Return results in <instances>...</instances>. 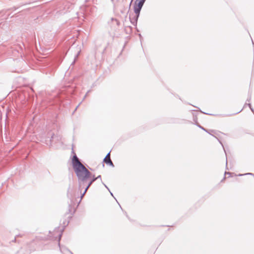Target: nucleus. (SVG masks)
I'll list each match as a JSON object with an SVG mask.
<instances>
[{
	"instance_id": "f257e3e1",
	"label": "nucleus",
	"mask_w": 254,
	"mask_h": 254,
	"mask_svg": "<svg viewBox=\"0 0 254 254\" xmlns=\"http://www.w3.org/2000/svg\"><path fill=\"white\" fill-rule=\"evenodd\" d=\"M74 155L72 158V165L74 172L78 178L79 187L85 183L91 176L90 172L80 162L76 154L72 150Z\"/></svg>"
},
{
	"instance_id": "f03ea898",
	"label": "nucleus",
	"mask_w": 254,
	"mask_h": 254,
	"mask_svg": "<svg viewBox=\"0 0 254 254\" xmlns=\"http://www.w3.org/2000/svg\"><path fill=\"white\" fill-rule=\"evenodd\" d=\"M144 2L145 1L142 0H135L133 6L135 14H140V12Z\"/></svg>"
},
{
	"instance_id": "7ed1b4c3",
	"label": "nucleus",
	"mask_w": 254,
	"mask_h": 254,
	"mask_svg": "<svg viewBox=\"0 0 254 254\" xmlns=\"http://www.w3.org/2000/svg\"><path fill=\"white\" fill-rule=\"evenodd\" d=\"M62 234L61 233L59 234V246L60 247V251L62 253H63V254H66L67 253H70V254H73L71 251H70L67 248H66V247H64V246H62L61 247L60 246V241L61 239V237H62Z\"/></svg>"
},
{
	"instance_id": "20e7f679",
	"label": "nucleus",
	"mask_w": 254,
	"mask_h": 254,
	"mask_svg": "<svg viewBox=\"0 0 254 254\" xmlns=\"http://www.w3.org/2000/svg\"><path fill=\"white\" fill-rule=\"evenodd\" d=\"M139 16V14H135L133 17H129L130 21L133 25H136Z\"/></svg>"
},
{
	"instance_id": "39448f33",
	"label": "nucleus",
	"mask_w": 254,
	"mask_h": 254,
	"mask_svg": "<svg viewBox=\"0 0 254 254\" xmlns=\"http://www.w3.org/2000/svg\"><path fill=\"white\" fill-rule=\"evenodd\" d=\"M103 161L106 164H107L112 167L114 166V164L113 163L112 161H111L110 158H108V159H106V158H104Z\"/></svg>"
},
{
	"instance_id": "423d86ee",
	"label": "nucleus",
	"mask_w": 254,
	"mask_h": 254,
	"mask_svg": "<svg viewBox=\"0 0 254 254\" xmlns=\"http://www.w3.org/2000/svg\"><path fill=\"white\" fill-rule=\"evenodd\" d=\"M67 197L71 200L73 199L74 195L72 194V190L70 188L68 189L67 191Z\"/></svg>"
},
{
	"instance_id": "0eeeda50",
	"label": "nucleus",
	"mask_w": 254,
	"mask_h": 254,
	"mask_svg": "<svg viewBox=\"0 0 254 254\" xmlns=\"http://www.w3.org/2000/svg\"><path fill=\"white\" fill-rule=\"evenodd\" d=\"M97 180V178H95V177H93L90 181L89 182L88 185L86 187V190H88V188L90 187V186Z\"/></svg>"
},
{
	"instance_id": "6e6552de",
	"label": "nucleus",
	"mask_w": 254,
	"mask_h": 254,
	"mask_svg": "<svg viewBox=\"0 0 254 254\" xmlns=\"http://www.w3.org/2000/svg\"><path fill=\"white\" fill-rule=\"evenodd\" d=\"M248 105V106L250 107V108L252 112H254V109H253V108L252 107V105H251V104L250 103H248V104H247V103H246V104H245V105Z\"/></svg>"
},
{
	"instance_id": "1a4fd4ad",
	"label": "nucleus",
	"mask_w": 254,
	"mask_h": 254,
	"mask_svg": "<svg viewBox=\"0 0 254 254\" xmlns=\"http://www.w3.org/2000/svg\"><path fill=\"white\" fill-rule=\"evenodd\" d=\"M87 190H86V189H85L83 193L81 195V199L83 198V197L84 196V195H85V193L86 192Z\"/></svg>"
},
{
	"instance_id": "9d476101",
	"label": "nucleus",
	"mask_w": 254,
	"mask_h": 254,
	"mask_svg": "<svg viewBox=\"0 0 254 254\" xmlns=\"http://www.w3.org/2000/svg\"><path fill=\"white\" fill-rule=\"evenodd\" d=\"M198 127L199 128H200L201 129H202V130H203L205 131L206 132H208L207 131V130L206 129H205L203 127H201V126H200V125H198Z\"/></svg>"
},
{
	"instance_id": "9b49d317",
	"label": "nucleus",
	"mask_w": 254,
	"mask_h": 254,
	"mask_svg": "<svg viewBox=\"0 0 254 254\" xmlns=\"http://www.w3.org/2000/svg\"><path fill=\"white\" fill-rule=\"evenodd\" d=\"M105 158H106V159L110 158V152H109Z\"/></svg>"
},
{
	"instance_id": "f8f14e48",
	"label": "nucleus",
	"mask_w": 254,
	"mask_h": 254,
	"mask_svg": "<svg viewBox=\"0 0 254 254\" xmlns=\"http://www.w3.org/2000/svg\"><path fill=\"white\" fill-rule=\"evenodd\" d=\"M80 51H79V52L77 53V54L76 55V56H75V60L78 58V56H79V54H80Z\"/></svg>"
},
{
	"instance_id": "ddd939ff",
	"label": "nucleus",
	"mask_w": 254,
	"mask_h": 254,
	"mask_svg": "<svg viewBox=\"0 0 254 254\" xmlns=\"http://www.w3.org/2000/svg\"><path fill=\"white\" fill-rule=\"evenodd\" d=\"M102 183L103 184V185L105 186V187L109 190L110 191V190L108 188V187L103 183V182H102Z\"/></svg>"
},
{
	"instance_id": "4468645a",
	"label": "nucleus",
	"mask_w": 254,
	"mask_h": 254,
	"mask_svg": "<svg viewBox=\"0 0 254 254\" xmlns=\"http://www.w3.org/2000/svg\"><path fill=\"white\" fill-rule=\"evenodd\" d=\"M216 138L218 139V140L219 141V143L222 145L223 147H224V146H223L221 141L220 140H219L217 137H216ZM223 149H224V150H225L224 148H223ZM224 151H225V150H224ZM225 152L226 153V152Z\"/></svg>"
},
{
	"instance_id": "2eb2a0df",
	"label": "nucleus",
	"mask_w": 254,
	"mask_h": 254,
	"mask_svg": "<svg viewBox=\"0 0 254 254\" xmlns=\"http://www.w3.org/2000/svg\"><path fill=\"white\" fill-rule=\"evenodd\" d=\"M61 62L59 60V63H58L56 65H53V66H55V67H57V66H58V65H59V64H60Z\"/></svg>"
},
{
	"instance_id": "dca6fc26",
	"label": "nucleus",
	"mask_w": 254,
	"mask_h": 254,
	"mask_svg": "<svg viewBox=\"0 0 254 254\" xmlns=\"http://www.w3.org/2000/svg\"><path fill=\"white\" fill-rule=\"evenodd\" d=\"M245 175H254L252 173H246L245 174H244Z\"/></svg>"
},
{
	"instance_id": "f3484780",
	"label": "nucleus",
	"mask_w": 254,
	"mask_h": 254,
	"mask_svg": "<svg viewBox=\"0 0 254 254\" xmlns=\"http://www.w3.org/2000/svg\"><path fill=\"white\" fill-rule=\"evenodd\" d=\"M95 178H97V180L98 179H101V175H99L97 177H95Z\"/></svg>"
},
{
	"instance_id": "a211bd4d",
	"label": "nucleus",
	"mask_w": 254,
	"mask_h": 254,
	"mask_svg": "<svg viewBox=\"0 0 254 254\" xmlns=\"http://www.w3.org/2000/svg\"><path fill=\"white\" fill-rule=\"evenodd\" d=\"M251 96L250 95V97L248 98L247 101L249 102L251 100Z\"/></svg>"
},
{
	"instance_id": "6ab92c4d",
	"label": "nucleus",
	"mask_w": 254,
	"mask_h": 254,
	"mask_svg": "<svg viewBox=\"0 0 254 254\" xmlns=\"http://www.w3.org/2000/svg\"><path fill=\"white\" fill-rule=\"evenodd\" d=\"M89 91H88L87 92V93L86 94V95L84 96V98H83V100H84V99H85V98L86 97L87 95V94L89 93Z\"/></svg>"
},
{
	"instance_id": "aec40b11",
	"label": "nucleus",
	"mask_w": 254,
	"mask_h": 254,
	"mask_svg": "<svg viewBox=\"0 0 254 254\" xmlns=\"http://www.w3.org/2000/svg\"><path fill=\"white\" fill-rule=\"evenodd\" d=\"M230 174H231V173H229V172H225V175H227V174H228V175H230Z\"/></svg>"
},
{
	"instance_id": "412c9836",
	"label": "nucleus",
	"mask_w": 254,
	"mask_h": 254,
	"mask_svg": "<svg viewBox=\"0 0 254 254\" xmlns=\"http://www.w3.org/2000/svg\"><path fill=\"white\" fill-rule=\"evenodd\" d=\"M81 103V102H80L78 106H77L76 108H75V110L77 109V108L79 107V106L80 105V104Z\"/></svg>"
},
{
	"instance_id": "4be33fe9",
	"label": "nucleus",
	"mask_w": 254,
	"mask_h": 254,
	"mask_svg": "<svg viewBox=\"0 0 254 254\" xmlns=\"http://www.w3.org/2000/svg\"><path fill=\"white\" fill-rule=\"evenodd\" d=\"M109 191H110V193H111V195L112 196H113V194L112 193V192H111L110 191V190Z\"/></svg>"
},
{
	"instance_id": "5701e85b",
	"label": "nucleus",
	"mask_w": 254,
	"mask_h": 254,
	"mask_svg": "<svg viewBox=\"0 0 254 254\" xmlns=\"http://www.w3.org/2000/svg\"><path fill=\"white\" fill-rule=\"evenodd\" d=\"M54 134H53V135L52 136V137H51V138H52V139H53V138H54Z\"/></svg>"
},
{
	"instance_id": "b1692460",
	"label": "nucleus",
	"mask_w": 254,
	"mask_h": 254,
	"mask_svg": "<svg viewBox=\"0 0 254 254\" xmlns=\"http://www.w3.org/2000/svg\"><path fill=\"white\" fill-rule=\"evenodd\" d=\"M243 174H239L238 176H243Z\"/></svg>"
},
{
	"instance_id": "393cba45",
	"label": "nucleus",
	"mask_w": 254,
	"mask_h": 254,
	"mask_svg": "<svg viewBox=\"0 0 254 254\" xmlns=\"http://www.w3.org/2000/svg\"><path fill=\"white\" fill-rule=\"evenodd\" d=\"M226 164H227V158H226Z\"/></svg>"
},
{
	"instance_id": "a878e982",
	"label": "nucleus",
	"mask_w": 254,
	"mask_h": 254,
	"mask_svg": "<svg viewBox=\"0 0 254 254\" xmlns=\"http://www.w3.org/2000/svg\"><path fill=\"white\" fill-rule=\"evenodd\" d=\"M132 0H131V2H130V5L131 4V2H132Z\"/></svg>"
}]
</instances>
